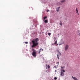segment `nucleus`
Masks as SVG:
<instances>
[{
    "label": "nucleus",
    "mask_w": 80,
    "mask_h": 80,
    "mask_svg": "<svg viewBox=\"0 0 80 80\" xmlns=\"http://www.w3.org/2000/svg\"><path fill=\"white\" fill-rule=\"evenodd\" d=\"M38 40H32V48H34L35 47H37L38 45V42H37Z\"/></svg>",
    "instance_id": "nucleus-1"
},
{
    "label": "nucleus",
    "mask_w": 80,
    "mask_h": 80,
    "mask_svg": "<svg viewBox=\"0 0 80 80\" xmlns=\"http://www.w3.org/2000/svg\"><path fill=\"white\" fill-rule=\"evenodd\" d=\"M32 55L33 56V57H36V56H37V55H36V52H35V51H34L32 53Z\"/></svg>",
    "instance_id": "nucleus-2"
},
{
    "label": "nucleus",
    "mask_w": 80,
    "mask_h": 80,
    "mask_svg": "<svg viewBox=\"0 0 80 80\" xmlns=\"http://www.w3.org/2000/svg\"><path fill=\"white\" fill-rule=\"evenodd\" d=\"M69 47V46L68 45H66L65 47V51H67L68 49V48Z\"/></svg>",
    "instance_id": "nucleus-3"
},
{
    "label": "nucleus",
    "mask_w": 80,
    "mask_h": 80,
    "mask_svg": "<svg viewBox=\"0 0 80 80\" xmlns=\"http://www.w3.org/2000/svg\"><path fill=\"white\" fill-rule=\"evenodd\" d=\"M65 68V67H61V71H62L63 72H65V70H63V68Z\"/></svg>",
    "instance_id": "nucleus-4"
},
{
    "label": "nucleus",
    "mask_w": 80,
    "mask_h": 80,
    "mask_svg": "<svg viewBox=\"0 0 80 80\" xmlns=\"http://www.w3.org/2000/svg\"><path fill=\"white\" fill-rule=\"evenodd\" d=\"M43 49H42V48H41L38 50V53H40V52H42V51H43Z\"/></svg>",
    "instance_id": "nucleus-5"
},
{
    "label": "nucleus",
    "mask_w": 80,
    "mask_h": 80,
    "mask_svg": "<svg viewBox=\"0 0 80 80\" xmlns=\"http://www.w3.org/2000/svg\"><path fill=\"white\" fill-rule=\"evenodd\" d=\"M64 73L63 72V71H61L60 75L61 76H64Z\"/></svg>",
    "instance_id": "nucleus-6"
},
{
    "label": "nucleus",
    "mask_w": 80,
    "mask_h": 80,
    "mask_svg": "<svg viewBox=\"0 0 80 80\" xmlns=\"http://www.w3.org/2000/svg\"><path fill=\"white\" fill-rule=\"evenodd\" d=\"M72 78H73V79H74V80H78V79H77V78H75V77H74L73 76L72 77Z\"/></svg>",
    "instance_id": "nucleus-7"
},
{
    "label": "nucleus",
    "mask_w": 80,
    "mask_h": 80,
    "mask_svg": "<svg viewBox=\"0 0 80 80\" xmlns=\"http://www.w3.org/2000/svg\"><path fill=\"white\" fill-rule=\"evenodd\" d=\"M60 8V7H59L58 8H57L56 9V11L58 12V11H59V8Z\"/></svg>",
    "instance_id": "nucleus-8"
},
{
    "label": "nucleus",
    "mask_w": 80,
    "mask_h": 80,
    "mask_svg": "<svg viewBox=\"0 0 80 80\" xmlns=\"http://www.w3.org/2000/svg\"><path fill=\"white\" fill-rule=\"evenodd\" d=\"M77 34L79 36H80V33L79 32V30H78V32H77Z\"/></svg>",
    "instance_id": "nucleus-9"
},
{
    "label": "nucleus",
    "mask_w": 80,
    "mask_h": 80,
    "mask_svg": "<svg viewBox=\"0 0 80 80\" xmlns=\"http://www.w3.org/2000/svg\"><path fill=\"white\" fill-rule=\"evenodd\" d=\"M58 52L59 55L60 56L61 55V53H60V52L59 51H58Z\"/></svg>",
    "instance_id": "nucleus-10"
},
{
    "label": "nucleus",
    "mask_w": 80,
    "mask_h": 80,
    "mask_svg": "<svg viewBox=\"0 0 80 80\" xmlns=\"http://www.w3.org/2000/svg\"><path fill=\"white\" fill-rule=\"evenodd\" d=\"M44 23H48V20H45L44 21Z\"/></svg>",
    "instance_id": "nucleus-11"
},
{
    "label": "nucleus",
    "mask_w": 80,
    "mask_h": 80,
    "mask_svg": "<svg viewBox=\"0 0 80 80\" xmlns=\"http://www.w3.org/2000/svg\"><path fill=\"white\" fill-rule=\"evenodd\" d=\"M65 2V0H62L61 1V3H63V2Z\"/></svg>",
    "instance_id": "nucleus-12"
},
{
    "label": "nucleus",
    "mask_w": 80,
    "mask_h": 80,
    "mask_svg": "<svg viewBox=\"0 0 80 80\" xmlns=\"http://www.w3.org/2000/svg\"><path fill=\"white\" fill-rule=\"evenodd\" d=\"M59 25L62 26V21H60V23H59Z\"/></svg>",
    "instance_id": "nucleus-13"
},
{
    "label": "nucleus",
    "mask_w": 80,
    "mask_h": 80,
    "mask_svg": "<svg viewBox=\"0 0 80 80\" xmlns=\"http://www.w3.org/2000/svg\"><path fill=\"white\" fill-rule=\"evenodd\" d=\"M76 13H78V9L77 8H76Z\"/></svg>",
    "instance_id": "nucleus-14"
},
{
    "label": "nucleus",
    "mask_w": 80,
    "mask_h": 80,
    "mask_svg": "<svg viewBox=\"0 0 80 80\" xmlns=\"http://www.w3.org/2000/svg\"><path fill=\"white\" fill-rule=\"evenodd\" d=\"M46 18H47V17L45 16V17H43V19L44 20H45L46 19Z\"/></svg>",
    "instance_id": "nucleus-15"
},
{
    "label": "nucleus",
    "mask_w": 80,
    "mask_h": 80,
    "mask_svg": "<svg viewBox=\"0 0 80 80\" xmlns=\"http://www.w3.org/2000/svg\"><path fill=\"white\" fill-rule=\"evenodd\" d=\"M48 35L49 36H50V35H51V33H48Z\"/></svg>",
    "instance_id": "nucleus-16"
},
{
    "label": "nucleus",
    "mask_w": 80,
    "mask_h": 80,
    "mask_svg": "<svg viewBox=\"0 0 80 80\" xmlns=\"http://www.w3.org/2000/svg\"><path fill=\"white\" fill-rule=\"evenodd\" d=\"M58 55H59L58 54H57V58H58V59H59V57H58Z\"/></svg>",
    "instance_id": "nucleus-17"
},
{
    "label": "nucleus",
    "mask_w": 80,
    "mask_h": 80,
    "mask_svg": "<svg viewBox=\"0 0 80 80\" xmlns=\"http://www.w3.org/2000/svg\"><path fill=\"white\" fill-rule=\"evenodd\" d=\"M57 79V78L56 77L54 78V80H56Z\"/></svg>",
    "instance_id": "nucleus-18"
},
{
    "label": "nucleus",
    "mask_w": 80,
    "mask_h": 80,
    "mask_svg": "<svg viewBox=\"0 0 80 80\" xmlns=\"http://www.w3.org/2000/svg\"><path fill=\"white\" fill-rule=\"evenodd\" d=\"M35 40H38V38H36L35 39Z\"/></svg>",
    "instance_id": "nucleus-19"
},
{
    "label": "nucleus",
    "mask_w": 80,
    "mask_h": 80,
    "mask_svg": "<svg viewBox=\"0 0 80 80\" xmlns=\"http://www.w3.org/2000/svg\"><path fill=\"white\" fill-rule=\"evenodd\" d=\"M57 41H56L55 42H54V45H56V44L57 43Z\"/></svg>",
    "instance_id": "nucleus-20"
},
{
    "label": "nucleus",
    "mask_w": 80,
    "mask_h": 80,
    "mask_svg": "<svg viewBox=\"0 0 80 80\" xmlns=\"http://www.w3.org/2000/svg\"><path fill=\"white\" fill-rule=\"evenodd\" d=\"M48 68H50V66H49V65H48Z\"/></svg>",
    "instance_id": "nucleus-21"
},
{
    "label": "nucleus",
    "mask_w": 80,
    "mask_h": 80,
    "mask_svg": "<svg viewBox=\"0 0 80 80\" xmlns=\"http://www.w3.org/2000/svg\"><path fill=\"white\" fill-rule=\"evenodd\" d=\"M47 12H49V10L48 9L47 10Z\"/></svg>",
    "instance_id": "nucleus-22"
},
{
    "label": "nucleus",
    "mask_w": 80,
    "mask_h": 80,
    "mask_svg": "<svg viewBox=\"0 0 80 80\" xmlns=\"http://www.w3.org/2000/svg\"><path fill=\"white\" fill-rule=\"evenodd\" d=\"M25 43H26V44H28V42H25Z\"/></svg>",
    "instance_id": "nucleus-23"
},
{
    "label": "nucleus",
    "mask_w": 80,
    "mask_h": 80,
    "mask_svg": "<svg viewBox=\"0 0 80 80\" xmlns=\"http://www.w3.org/2000/svg\"><path fill=\"white\" fill-rule=\"evenodd\" d=\"M63 43H64V42H62V43L61 44V45H62V44H63Z\"/></svg>",
    "instance_id": "nucleus-24"
},
{
    "label": "nucleus",
    "mask_w": 80,
    "mask_h": 80,
    "mask_svg": "<svg viewBox=\"0 0 80 80\" xmlns=\"http://www.w3.org/2000/svg\"><path fill=\"white\" fill-rule=\"evenodd\" d=\"M57 38H54V40H56V39Z\"/></svg>",
    "instance_id": "nucleus-25"
},
{
    "label": "nucleus",
    "mask_w": 80,
    "mask_h": 80,
    "mask_svg": "<svg viewBox=\"0 0 80 80\" xmlns=\"http://www.w3.org/2000/svg\"><path fill=\"white\" fill-rule=\"evenodd\" d=\"M77 13L78 15H79V14L78 13V12H77Z\"/></svg>",
    "instance_id": "nucleus-26"
},
{
    "label": "nucleus",
    "mask_w": 80,
    "mask_h": 80,
    "mask_svg": "<svg viewBox=\"0 0 80 80\" xmlns=\"http://www.w3.org/2000/svg\"><path fill=\"white\" fill-rule=\"evenodd\" d=\"M59 64V62H58V65Z\"/></svg>",
    "instance_id": "nucleus-27"
},
{
    "label": "nucleus",
    "mask_w": 80,
    "mask_h": 80,
    "mask_svg": "<svg viewBox=\"0 0 80 80\" xmlns=\"http://www.w3.org/2000/svg\"><path fill=\"white\" fill-rule=\"evenodd\" d=\"M52 45H53V44H52Z\"/></svg>",
    "instance_id": "nucleus-28"
},
{
    "label": "nucleus",
    "mask_w": 80,
    "mask_h": 80,
    "mask_svg": "<svg viewBox=\"0 0 80 80\" xmlns=\"http://www.w3.org/2000/svg\"><path fill=\"white\" fill-rule=\"evenodd\" d=\"M46 66H47V65H46Z\"/></svg>",
    "instance_id": "nucleus-29"
}]
</instances>
